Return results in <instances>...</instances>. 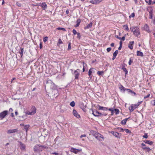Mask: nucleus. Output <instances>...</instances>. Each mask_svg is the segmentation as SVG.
Here are the masks:
<instances>
[{
    "instance_id": "18",
    "label": "nucleus",
    "mask_w": 155,
    "mask_h": 155,
    "mask_svg": "<svg viewBox=\"0 0 155 155\" xmlns=\"http://www.w3.org/2000/svg\"><path fill=\"white\" fill-rule=\"evenodd\" d=\"M119 89L121 91H122L124 93L127 88H126L122 85H120L119 87Z\"/></svg>"
},
{
    "instance_id": "36",
    "label": "nucleus",
    "mask_w": 155,
    "mask_h": 155,
    "mask_svg": "<svg viewBox=\"0 0 155 155\" xmlns=\"http://www.w3.org/2000/svg\"><path fill=\"white\" fill-rule=\"evenodd\" d=\"M70 105L72 107H74L75 106V103L73 101H72L70 103Z\"/></svg>"
},
{
    "instance_id": "35",
    "label": "nucleus",
    "mask_w": 155,
    "mask_h": 155,
    "mask_svg": "<svg viewBox=\"0 0 155 155\" xmlns=\"http://www.w3.org/2000/svg\"><path fill=\"white\" fill-rule=\"evenodd\" d=\"M57 29L58 30H62L64 31H66V30L64 28H60V27H58V28Z\"/></svg>"
},
{
    "instance_id": "60",
    "label": "nucleus",
    "mask_w": 155,
    "mask_h": 155,
    "mask_svg": "<svg viewBox=\"0 0 155 155\" xmlns=\"http://www.w3.org/2000/svg\"><path fill=\"white\" fill-rule=\"evenodd\" d=\"M52 154H54L55 155H59V153H56V152H54V153H52Z\"/></svg>"
},
{
    "instance_id": "49",
    "label": "nucleus",
    "mask_w": 155,
    "mask_h": 155,
    "mask_svg": "<svg viewBox=\"0 0 155 155\" xmlns=\"http://www.w3.org/2000/svg\"><path fill=\"white\" fill-rule=\"evenodd\" d=\"M126 91H127L128 93H131V92H132V90L128 88H127Z\"/></svg>"
},
{
    "instance_id": "21",
    "label": "nucleus",
    "mask_w": 155,
    "mask_h": 155,
    "mask_svg": "<svg viewBox=\"0 0 155 155\" xmlns=\"http://www.w3.org/2000/svg\"><path fill=\"white\" fill-rule=\"evenodd\" d=\"M130 117H129L128 118H125L123 120H122L121 122V124L122 125H124L126 124V123L127 121L128 120V119Z\"/></svg>"
},
{
    "instance_id": "6",
    "label": "nucleus",
    "mask_w": 155,
    "mask_h": 155,
    "mask_svg": "<svg viewBox=\"0 0 155 155\" xmlns=\"http://www.w3.org/2000/svg\"><path fill=\"white\" fill-rule=\"evenodd\" d=\"M8 111L5 110L0 113V118L2 120L8 114Z\"/></svg>"
},
{
    "instance_id": "31",
    "label": "nucleus",
    "mask_w": 155,
    "mask_h": 155,
    "mask_svg": "<svg viewBox=\"0 0 155 155\" xmlns=\"http://www.w3.org/2000/svg\"><path fill=\"white\" fill-rule=\"evenodd\" d=\"M94 70V68H91L88 71V75H90V74H92V73H93V71Z\"/></svg>"
},
{
    "instance_id": "13",
    "label": "nucleus",
    "mask_w": 155,
    "mask_h": 155,
    "mask_svg": "<svg viewBox=\"0 0 155 155\" xmlns=\"http://www.w3.org/2000/svg\"><path fill=\"white\" fill-rule=\"evenodd\" d=\"M18 131V129H9L7 131V133L8 134L14 133Z\"/></svg>"
},
{
    "instance_id": "20",
    "label": "nucleus",
    "mask_w": 155,
    "mask_h": 155,
    "mask_svg": "<svg viewBox=\"0 0 155 155\" xmlns=\"http://www.w3.org/2000/svg\"><path fill=\"white\" fill-rule=\"evenodd\" d=\"M143 142L146 143L150 145H152L153 143L152 141L149 140H143Z\"/></svg>"
},
{
    "instance_id": "46",
    "label": "nucleus",
    "mask_w": 155,
    "mask_h": 155,
    "mask_svg": "<svg viewBox=\"0 0 155 155\" xmlns=\"http://www.w3.org/2000/svg\"><path fill=\"white\" fill-rule=\"evenodd\" d=\"M48 39V37H45V38H44L43 39V41L44 42H46L47 41Z\"/></svg>"
},
{
    "instance_id": "48",
    "label": "nucleus",
    "mask_w": 155,
    "mask_h": 155,
    "mask_svg": "<svg viewBox=\"0 0 155 155\" xmlns=\"http://www.w3.org/2000/svg\"><path fill=\"white\" fill-rule=\"evenodd\" d=\"M126 91H127L128 93H131V92H132V90L128 88H127Z\"/></svg>"
},
{
    "instance_id": "22",
    "label": "nucleus",
    "mask_w": 155,
    "mask_h": 155,
    "mask_svg": "<svg viewBox=\"0 0 155 155\" xmlns=\"http://www.w3.org/2000/svg\"><path fill=\"white\" fill-rule=\"evenodd\" d=\"M90 2L93 4H97L99 3L100 2L99 0H91L90 1Z\"/></svg>"
},
{
    "instance_id": "15",
    "label": "nucleus",
    "mask_w": 155,
    "mask_h": 155,
    "mask_svg": "<svg viewBox=\"0 0 155 155\" xmlns=\"http://www.w3.org/2000/svg\"><path fill=\"white\" fill-rule=\"evenodd\" d=\"M73 113L74 116L76 117L77 118H79L80 117V115L78 114L76 110H73Z\"/></svg>"
},
{
    "instance_id": "8",
    "label": "nucleus",
    "mask_w": 155,
    "mask_h": 155,
    "mask_svg": "<svg viewBox=\"0 0 155 155\" xmlns=\"http://www.w3.org/2000/svg\"><path fill=\"white\" fill-rule=\"evenodd\" d=\"M111 133L116 137L120 138L121 137V134L117 132L112 131Z\"/></svg>"
},
{
    "instance_id": "51",
    "label": "nucleus",
    "mask_w": 155,
    "mask_h": 155,
    "mask_svg": "<svg viewBox=\"0 0 155 155\" xmlns=\"http://www.w3.org/2000/svg\"><path fill=\"white\" fill-rule=\"evenodd\" d=\"M153 1L151 0H149L148 5H152Z\"/></svg>"
},
{
    "instance_id": "7",
    "label": "nucleus",
    "mask_w": 155,
    "mask_h": 155,
    "mask_svg": "<svg viewBox=\"0 0 155 155\" xmlns=\"http://www.w3.org/2000/svg\"><path fill=\"white\" fill-rule=\"evenodd\" d=\"M70 151L71 152H73L75 153H77L78 152H80L82 151L81 149H76L73 147L71 148Z\"/></svg>"
},
{
    "instance_id": "52",
    "label": "nucleus",
    "mask_w": 155,
    "mask_h": 155,
    "mask_svg": "<svg viewBox=\"0 0 155 155\" xmlns=\"http://www.w3.org/2000/svg\"><path fill=\"white\" fill-rule=\"evenodd\" d=\"M152 32L153 33V34L154 35V37L155 38V28L152 30Z\"/></svg>"
},
{
    "instance_id": "53",
    "label": "nucleus",
    "mask_w": 155,
    "mask_h": 155,
    "mask_svg": "<svg viewBox=\"0 0 155 155\" xmlns=\"http://www.w3.org/2000/svg\"><path fill=\"white\" fill-rule=\"evenodd\" d=\"M143 102V101H140L137 104H136L137 107H138L140 104H141Z\"/></svg>"
},
{
    "instance_id": "37",
    "label": "nucleus",
    "mask_w": 155,
    "mask_h": 155,
    "mask_svg": "<svg viewBox=\"0 0 155 155\" xmlns=\"http://www.w3.org/2000/svg\"><path fill=\"white\" fill-rule=\"evenodd\" d=\"M117 129L119 130L120 132H124V129H123L121 127H117Z\"/></svg>"
},
{
    "instance_id": "56",
    "label": "nucleus",
    "mask_w": 155,
    "mask_h": 155,
    "mask_svg": "<svg viewBox=\"0 0 155 155\" xmlns=\"http://www.w3.org/2000/svg\"><path fill=\"white\" fill-rule=\"evenodd\" d=\"M150 94H149L145 96L144 97V99H146L147 98H148L150 97Z\"/></svg>"
},
{
    "instance_id": "27",
    "label": "nucleus",
    "mask_w": 155,
    "mask_h": 155,
    "mask_svg": "<svg viewBox=\"0 0 155 155\" xmlns=\"http://www.w3.org/2000/svg\"><path fill=\"white\" fill-rule=\"evenodd\" d=\"M81 22V19L79 18L78 19V20H77V21H76L77 24H76V25H75V27H78L79 26Z\"/></svg>"
},
{
    "instance_id": "17",
    "label": "nucleus",
    "mask_w": 155,
    "mask_h": 155,
    "mask_svg": "<svg viewBox=\"0 0 155 155\" xmlns=\"http://www.w3.org/2000/svg\"><path fill=\"white\" fill-rule=\"evenodd\" d=\"M20 144V149L21 150H25V145L23 144L21 142H19Z\"/></svg>"
},
{
    "instance_id": "2",
    "label": "nucleus",
    "mask_w": 155,
    "mask_h": 155,
    "mask_svg": "<svg viewBox=\"0 0 155 155\" xmlns=\"http://www.w3.org/2000/svg\"><path fill=\"white\" fill-rule=\"evenodd\" d=\"M131 31L136 37H138L140 35V32L139 28L137 26H133L130 28Z\"/></svg>"
},
{
    "instance_id": "23",
    "label": "nucleus",
    "mask_w": 155,
    "mask_h": 155,
    "mask_svg": "<svg viewBox=\"0 0 155 155\" xmlns=\"http://www.w3.org/2000/svg\"><path fill=\"white\" fill-rule=\"evenodd\" d=\"M98 109L99 110H105V111L107 110H108L107 108L106 107H102L100 105H99Z\"/></svg>"
},
{
    "instance_id": "11",
    "label": "nucleus",
    "mask_w": 155,
    "mask_h": 155,
    "mask_svg": "<svg viewBox=\"0 0 155 155\" xmlns=\"http://www.w3.org/2000/svg\"><path fill=\"white\" fill-rule=\"evenodd\" d=\"M80 70L78 69H77L74 72V77L75 79H78V77L80 74H79Z\"/></svg>"
},
{
    "instance_id": "55",
    "label": "nucleus",
    "mask_w": 155,
    "mask_h": 155,
    "mask_svg": "<svg viewBox=\"0 0 155 155\" xmlns=\"http://www.w3.org/2000/svg\"><path fill=\"white\" fill-rule=\"evenodd\" d=\"M108 110L109 111H114V108H111L108 109Z\"/></svg>"
},
{
    "instance_id": "16",
    "label": "nucleus",
    "mask_w": 155,
    "mask_h": 155,
    "mask_svg": "<svg viewBox=\"0 0 155 155\" xmlns=\"http://www.w3.org/2000/svg\"><path fill=\"white\" fill-rule=\"evenodd\" d=\"M126 65V64H124L123 65H122V68L124 71L125 72V74L126 75L128 73V71L127 70L126 68H125V66Z\"/></svg>"
},
{
    "instance_id": "5",
    "label": "nucleus",
    "mask_w": 155,
    "mask_h": 155,
    "mask_svg": "<svg viewBox=\"0 0 155 155\" xmlns=\"http://www.w3.org/2000/svg\"><path fill=\"white\" fill-rule=\"evenodd\" d=\"M147 11L149 12V18L150 19H152L153 14V10L152 8L150 7L147 9Z\"/></svg>"
},
{
    "instance_id": "62",
    "label": "nucleus",
    "mask_w": 155,
    "mask_h": 155,
    "mask_svg": "<svg viewBox=\"0 0 155 155\" xmlns=\"http://www.w3.org/2000/svg\"><path fill=\"white\" fill-rule=\"evenodd\" d=\"M71 43H68V50L71 49Z\"/></svg>"
},
{
    "instance_id": "50",
    "label": "nucleus",
    "mask_w": 155,
    "mask_h": 155,
    "mask_svg": "<svg viewBox=\"0 0 155 155\" xmlns=\"http://www.w3.org/2000/svg\"><path fill=\"white\" fill-rule=\"evenodd\" d=\"M77 34V38L79 39H80L81 37V35H80V33L78 32Z\"/></svg>"
},
{
    "instance_id": "1",
    "label": "nucleus",
    "mask_w": 155,
    "mask_h": 155,
    "mask_svg": "<svg viewBox=\"0 0 155 155\" xmlns=\"http://www.w3.org/2000/svg\"><path fill=\"white\" fill-rule=\"evenodd\" d=\"M48 147L44 145H40L37 144L34 147L35 152H40L42 151L45 149H47Z\"/></svg>"
},
{
    "instance_id": "9",
    "label": "nucleus",
    "mask_w": 155,
    "mask_h": 155,
    "mask_svg": "<svg viewBox=\"0 0 155 155\" xmlns=\"http://www.w3.org/2000/svg\"><path fill=\"white\" fill-rule=\"evenodd\" d=\"M92 114L95 117H99L101 116V113L99 112L98 111L96 110L95 111L92 110Z\"/></svg>"
},
{
    "instance_id": "26",
    "label": "nucleus",
    "mask_w": 155,
    "mask_h": 155,
    "mask_svg": "<svg viewBox=\"0 0 155 155\" xmlns=\"http://www.w3.org/2000/svg\"><path fill=\"white\" fill-rule=\"evenodd\" d=\"M52 83V81L48 79L47 80L46 84H47L48 86H50L51 84Z\"/></svg>"
},
{
    "instance_id": "39",
    "label": "nucleus",
    "mask_w": 155,
    "mask_h": 155,
    "mask_svg": "<svg viewBox=\"0 0 155 155\" xmlns=\"http://www.w3.org/2000/svg\"><path fill=\"white\" fill-rule=\"evenodd\" d=\"M151 104L153 106L155 105V99L153 100H152L151 102Z\"/></svg>"
},
{
    "instance_id": "43",
    "label": "nucleus",
    "mask_w": 155,
    "mask_h": 155,
    "mask_svg": "<svg viewBox=\"0 0 155 155\" xmlns=\"http://www.w3.org/2000/svg\"><path fill=\"white\" fill-rule=\"evenodd\" d=\"M132 60H131V58H130V60H129V61L128 62V64H129V65H131V63L133 62V61H132Z\"/></svg>"
},
{
    "instance_id": "57",
    "label": "nucleus",
    "mask_w": 155,
    "mask_h": 155,
    "mask_svg": "<svg viewBox=\"0 0 155 155\" xmlns=\"http://www.w3.org/2000/svg\"><path fill=\"white\" fill-rule=\"evenodd\" d=\"M16 5L19 7H21V4L18 2L16 3Z\"/></svg>"
},
{
    "instance_id": "45",
    "label": "nucleus",
    "mask_w": 155,
    "mask_h": 155,
    "mask_svg": "<svg viewBox=\"0 0 155 155\" xmlns=\"http://www.w3.org/2000/svg\"><path fill=\"white\" fill-rule=\"evenodd\" d=\"M143 137L144 138L147 139L148 138L147 134V133H145L144 135L143 136Z\"/></svg>"
},
{
    "instance_id": "10",
    "label": "nucleus",
    "mask_w": 155,
    "mask_h": 155,
    "mask_svg": "<svg viewBox=\"0 0 155 155\" xmlns=\"http://www.w3.org/2000/svg\"><path fill=\"white\" fill-rule=\"evenodd\" d=\"M143 29L147 32L148 33L150 32L151 31L149 29V26L147 24H145L143 27Z\"/></svg>"
},
{
    "instance_id": "14",
    "label": "nucleus",
    "mask_w": 155,
    "mask_h": 155,
    "mask_svg": "<svg viewBox=\"0 0 155 155\" xmlns=\"http://www.w3.org/2000/svg\"><path fill=\"white\" fill-rule=\"evenodd\" d=\"M95 137L97 139L99 140H100V138H104V137L103 135L98 133H95Z\"/></svg>"
},
{
    "instance_id": "59",
    "label": "nucleus",
    "mask_w": 155,
    "mask_h": 155,
    "mask_svg": "<svg viewBox=\"0 0 155 155\" xmlns=\"http://www.w3.org/2000/svg\"><path fill=\"white\" fill-rule=\"evenodd\" d=\"M42 43L41 42H40V48L41 49L42 48Z\"/></svg>"
},
{
    "instance_id": "19",
    "label": "nucleus",
    "mask_w": 155,
    "mask_h": 155,
    "mask_svg": "<svg viewBox=\"0 0 155 155\" xmlns=\"http://www.w3.org/2000/svg\"><path fill=\"white\" fill-rule=\"evenodd\" d=\"M134 41H130L128 45V47L131 50L133 48V45L134 44Z\"/></svg>"
},
{
    "instance_id": "40",
    "label": "nucleus",
    "mask_w": 155,
    "mask_h": 155,
    "mask_svg": "<svg viewBox=\"0 0 155 155\" xmlns=\"http://www.w3.org/2000/svg\"><path fill=\"white\" fill-rule=\"evenodd\" d=\"M92 26V23H90L89 24H88L87 26V28H89L91 27Z\"/></svg>"
},
{
    "instance_id": "12",
    "label": "nucleus",
    "mask_w": 155,
    "mask_h": 155,
    "mask_svg": "<svg viewBox=\"0 0 155 155\" xmlns=\"http://www.w3.org/2000/svg\"><path fill=\"white\" fill-rule=\"evenodd\" d=\"M137 107V106L136 105V104L134 105H132L130 107L129 109L130 112H132Z\"/></svg>"
},
{
    "instance_id": "33",
    "label": "nucleus",
    "mask_w": 155,
    "mask_h": 155,
    "mask_svg": "<svg viewBox=\"0 0 155 155\" xmlns=\"http://www.w3.org/2000/svg\"><path fill=\"white\" fill-rule=\"evenodd\" d=\"M123 27L124 28V29L126 31H128L129 30L128 26L127 25H124L123 26Z\"/></svg>"
},
{
    "instance_id": "58",
    "label": "nucleus",
    "mask_w": 155,
    "mask_h": 155,
    "mask_svg": "<svg viewBox=\"0 0 155 155\" xmlns=\"http://www.w3.org/2000/svg\"><path fill=\"white\" fill-rule=\"evenodd\" d=\"M131 94H134V96H136V94L135 92H134V91H133L132 90V92H131V93H130Z\"/></svg>"
},
{
    "instance_id": "63",
    "label": "nucleus",
    "mask_w": 155,
    "mask_h": 155,
    "mask_svg": "<svg viewBox=\"0 0 155 155\" xmlns=\"http://www.w3.org/2000/svg\"><path fill=\"white\" fill-rule=\"evenodd\" d=\"M101 116H105L107 115V114H105L104 113H101Z\"/></svg>"
},
{
    "instance_id": "3",
    "label": "nucleus",
    "mask_w": 155,
    "mask_h": 155,
    "mask_svg": "<svg viewBox=\"0 0 155 155\" xmlns=\"http://www.w3.org/2000/svg\"><path fill=\"white\" fill-rule=\"evenodd\" d=\"M50 86L51 88L53 90L52 91V94H54V95L55 96V94H57V93L58 92V90L56 89V86L53 83L51 84Z\"/></svg>"
},
{
    "instance_id": "34",
    "label": "nucleus",
    "mask_w": 155,
    "mask_h": 155,
    "mask_svg": "<svg viewBox=\"0 0 155 155\" xmlns=\"http://www.w3.org/2000/svg\"><path fill=\"white\" fill-rule=\"evenodd\" d=\"M29 127V125H26L25 126L24 128L26 130V132L28 130Z\"/></svg>"
},
{
    "instance_id": "4",
    "label": "nucleus",
    "mask_w": 155,
    "mask_h": 155,
    "mask_svg": "<svg viewBox=\"0 0 155 155\" xmlns=\"http://www.w3.org/2000/svg\"><path fill=\"white\" fill-rule=\"evenodd\" d=\"M36 108L34 106H32L30 109L31 111H28L26 113L29 115H33L36 112Z\"/></svg>"
},
{
    "instance_id": "47",
    "label": "nucleus",
    "mask_w": 155,
    "mask_h": 155,
    "mask_svg": "<svg viewBox=\"0 0 155 155\" xmlns=\"http://www.w3.org/2000/svg\"><path fill=\"white\" fill-rule=\"evenodd\" d=\"M135 16V14L134 13H132L131 15L129 16L130 18L131 17L133 18Z\"/></svg>"
},
{
    "instance_id": "64",
    "label": "nucleus",
    "mask_w": 155,
    "mask_h": 155,
    "mask_svg": "<svg viewBox=\"0 0 155 155\" xmlns=\"http://www.w3.org/2000/svg\"><path fill=\"white\" fill-rule=\"evenodd\" d=\"M58 138L57 137H56V138L54 140V144H55L56 143V141H57V140H58Z\"/></svg>"
},
{
    "instance_id": "38",
    "label": "nucleus",
    "mask_w": 155,
    "mask_h": 155,
    "mask_svg": "<svg viewBox=\"0 0 155 155\" xmlns=\"http://www.w3.org/2000/svg\"><path fill=\"white\" fill-rule=\"evenodd\" d=\"M118 51L117 50H116L113 54V56H115L116 57L117 54L118 53Z\"/></svg>"
},
{
    "instance_id": "30",
    "label": "nucleus",
    "mask_w": 155,
    "mask_h": 155,
    "mask_svg": "<svg viewBox=\"0 0 155 155\" xmlns=\"http://www.w3.org/2000/svg\"><path fill=\"white\" fill-rule=\"evenodd\" d=\"M24 52V49L23 48H21L20 51L19 52V53L21 54V57L22 58L23 56V53Z\"/></svg>"
},
{
    "instance_id": "61",
    "label": "nucleus",
    "mask_w": 155,
    "mask_h": 155,
    "mask_svg": "<svg viewBox=\"0 0 155 155\" xmlns=\"http://www.w3.org/2000/svg\"><path fill=\"white\" fill-rule=\"evenodd\" d=\"M86 136V135L85 134H82V135H81V136H80V137L81 138L83 137H85Z\"/></svg>"
},
{
    "instance_id": "42",
    "label": "nucleus",
    "mask_w": 155,
    "mask_h": 155,
    "mask_svg": "<svg viewBox=\"0 0 155 155\" xmlns=\"http://www.w3.org/2000/svg\"><path fill=\"white\" fill-rule=\"evenodd\" d=\"M124 131H125L127 133H131V131L128 129H124Z\"/></svg>"
},
{
    "instance_id": "54",
    "label": "nucleus",
    "mask_w": 155,
    "mask_h": 155,
    "mask_svg": "<svg viewBox=\"0 0 155 155\" xmlns=\"http://www.w3.org/2000/svg\"><path fill=\"white\" fill-rule=\"evenodd\" d=\"M111 48H108L107 49V51L108 52H110L111 50Z\"/></svg>"
},
{
    "instance_id": "29",
    "label": "nucleus",
    "mask_w": 155,
    "mask_h": 155,
    "mask_svg": "<svg viewBox=\"0 0 155 155\" xmlns=\"http://www.w3.org/2000/svg\"><path fill=\"white\" fill-rule=\"evenodd\" d=\"M114 111L116 115L118 114L120 112L119 110L117 109H114Z\"/></svg>"
},
{
    "instance_id": "32",
    "label": "nucleus",
    "mask_w": 155,
    "mask_h": 155,
    "mask_svg": "<svg viewBox=\"0 0 155 155\" xmlns=\"http://www.w3.org/2000/svg\"><path fill=\"white\" fill-rule=\"evenodd\" d=\"M104 72L103 71H98L97 74L99 75H101L103 74Z\"/></svg>"
},
{
    "instance_id": "41",
    "label": "nucleus",
    "mask_w": 155,
    "mask_h": 155,
    "mask_svg": "<svg viewBox=\"0 0 155 155\" xmlns=\"http://www.w3.org/2000/svg\"><path fill=\"white\" fill-rule=\"evenodd\" d=\"M145 150H146V151L147 152H149L150 151L151 149H150V148L149 147H146V149H145Z\"/></svg>"
},
{
    "instance_id": "25",
    "label": "nucleus",
    "mask_w": 155,
    "mask_h": 155,
    "mask_svg": "<svg viewBox=\"0 0 155 155\" xmlns=\"http://www.w3.org/2000/svg\"><path fill=\"white\" fill-rule=\"evenodd\" d=\"M41 6L42 8H44V9H45L47 8V5L45 2L41 3Z\"/></svg>"
},
{
    "instance_id": "24",
    "label": "nucleus",
    "mask_w": 155,
    "mask_h": 155,
    "mask_svg": "<svg viewBox=\"0 0 155 155\" xmlns=\"http://www.w3.org/2000/svg\"><path fill=\"white\" fill-rule=\"evenodd\" d=\"M137 55L138 56H140L143 57V53L139 51H137Z\"/></svg>"
},
{
    "instance_id": "28",
    "label": "nucleus",
    "mask_w": 155,
    "mask_h": 155,
    "mask_svg": "<svg viewBox=\"0 0 155 155\" xmlns=\"http://www.w3.org/2000/svg\"><path fill=\"white\" fill-rule=\"evenodd\" d=\"M125 36H123L122 38H120L119 37L118 35L116 36V37L117 38L120 40L121 41H124L125 40Z\"/></svg>"
},
{
    "instance_id": "44",
    "label": "nucleus",
    "mask_w": 155,
    "mask_h": 155,
    "mask_svg": "<svg viewBox=\"0 0 155 155\" xmlns=\"http://www.w3.org/2000/svg\"><path fill=\"white\" fill-rule=\"evenodd\" d=\"M73 32V34L74 35H76V34H77V33L76 31L74 29H73L72 30Z\"/></svg>"
}]
</instances>
